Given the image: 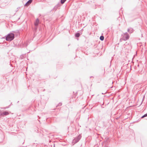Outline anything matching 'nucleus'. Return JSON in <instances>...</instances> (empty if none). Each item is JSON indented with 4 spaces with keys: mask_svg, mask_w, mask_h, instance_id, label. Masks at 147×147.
Instances as JSON below:
<instances>
[{
    "mask_svg": "<svg viewBox=\"0 0 147 147\" xmlns=\"http://www.w3.org/2000/svg\"><path fill=\"white\" fill-rule=\"evenodd\" d=\"M14 37V35L13 33L8 34L6 37V40L7 41H10L13 40Z\"/></svg>",
    "mask_w": 147,
    "mask_h": 147,
    "instance_id": "1",
    "label": "nucleus"
},
{
    "mask_svg": "<svg viewBox=\"0 0 147 147\" xmlns=\"http://www.w3.org/2000/svg\"><path fill=\"white\" fill-rule=\"evenodd\" d=\"M129 37V36L128 34L127 33H125L123 35V39L124 40H125L128 39Z\"/></svg>",
    "mask_w": 147,
    "mask_h": 147,
    "instance_id": "2",
    "label": "nucleus"
},
{
    "mask_svg": "<svg viewBox=\"0 0 147 147\" xmlns=\"http://www.w3.org/2000/svg\"><path fill=\"white\" fill-rule=\"evenodd\" d=\"M80 136H78V137L74 139L73 141L74 144H75L78 142L80 139Z\"/></svg>",
    "mask_w": 147,
    "mask_h": 147,
    "instance_id": "3",
    "label": "nucleus"
},
{
    "mask_svg": "<svg viewBox=\"0 0 147 147\" xmlns=\"http://www.w3.org/2000/svg\"><path fill=\"white\" fill-rule=\"evenodd\" d=\"M39 20L37 19L34 22V25L36 26H38L39 23Z\"/></svg>",
    "mask_w": 147,
    "mask_h": 147,
    "instance_id": "4",
    "label": "nucleus"
},
{
    "mask_svg": "<svg viewBox=\"0 0 147 147\" xmlns=\"http://www.w3.org/2000/svg\"><path fill=\"white\" fill-rule=\"evenodd\" d=\"M32 0H29L25 5L28 6L32 2Z\"/></svg>",
    "mask_w": 147,
    "mask_h": 147,
    "instance_id": "5",
    "label": "nucleus"
},
{
    "mask_svg": "<svg viewBox=\"0 0 147 147\" xmlns=\"http://www.w3.org/2000/svg\"><path fill=\"white\" fill-rule=\"evenodd\" d=\"M3 115H7L9 114V113L7 112H5L3 113Z\"/></svg>",
    "mask_w": 147,
    "mask_h": 147,
    "instance_id": "6",
    "label": "nucleus"
},
{
    "mask_svg": "<svg viewBox=\"0 0 147 147\" xmlns=\"http://www.w3.org/2000/svg\"><path fill=\"white\" fill-rule=\"evenodd\" d=\"M100 39L101 40H103L104 39V37L103 36H101L100 37Z\"/></svg>",
    "mask_w": 147,
    "mask_h": 147,
    "instance_id": "7",
    "label": "nucleus"
},
{
    "mask_svg": "<svg viewBox=\"0 0 147 147\" xmlns=\"http://www.w3.org/2000/svg\"><path fill=\"white\" fill-rule=\"evenodd\" d=\"M75 36L76 37H78L80 36V34L79 33H77L76 34Z\"/></svg>",
    "mask_w": 147,
    "mask_h": 147,
    "instance_id": "8",
    "label": "nucleus"
},
{
    "mask_svg": "<svg viewBox=\"0 0 147 147\" xmlns=\"http://www.w3.org/2000/svg\"><path fill=\"white\" fill-rule=\"evenodd\" d=\"M66 0H61V3L62 4Z\"/></svg>",
    "mask_w": 147,
    "mask_h": 147,
    "instance_id": "9",
    "label": "nucleus"
},
{
    "mask_svg": "<svg viewBox=\"0 0 147 147\" xmlns=\"http://www.w3.org/2000/svg\"><path fill=\"white\" fill-rule=\"evenodd\" d=\"M147 116V114H145V115H144L142 117V118H144V117H146Z\"/></svg>",
    "mask_w": 147,
    "mask_h": 147,
    "instance_id": "10",
    "label": "nucleus"
}]
</instances>
